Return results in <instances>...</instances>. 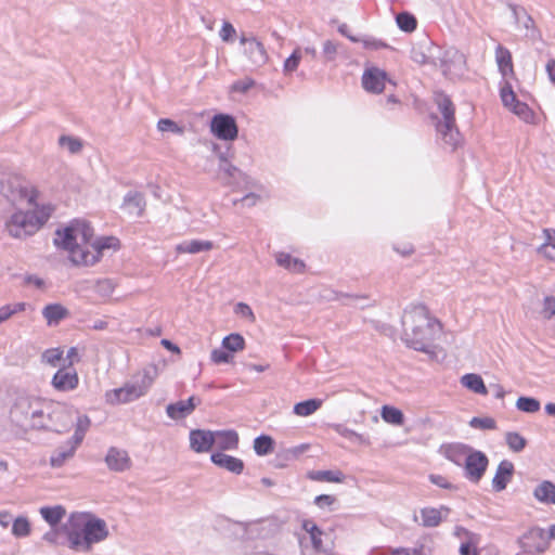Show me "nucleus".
I'll return each mask as SVG.
<instances>
[{"mask_svg": "<svg viewBox=\"0 0 555 555\" xmlns=\"http://www.w3.org/2000/svg\"><path fill=\"white\" fill-rule=\"evenodd\" d=\"M109 537L107 522L89 512H75L61 527H51L42 540L53 546L67 545L78 553H90Z\"/></svg>", "mask_w": 555, "mask_h": 555, "instance_id": "f257e3e1", "label": "nucleus"}, {"mask_svg": "<svg viewBox=\"0 0 555 555\" xmlns=\"http://www.w3.org/2000/svg\"><path fill=\"white\" fill-rule=\"evenodd\" d=\"M404 343L414 350L435 354V340L441 332L440 323L429 315L423 306H414L404 310L402 315Z\"/></svg>", "mask_w": 555, "mask_h": 555, "instance_id": "f03ea898", "label": "nucleus"}, {"mask_svg": "<svg viewBox=\"0 0 555 555\" xmlns=\"http://www.w3.org/2000/svg\"><path fill=\"white\" fill-rule=\"evenodd\" d=\"M279 527L271 520L251 521L244 525L245 555H276L279 551Z\"/></svg>", "mask_w": 555, "mask_h": 555, "instance_id": "7ed1b4c3", "label": "nucleus"}, {"mask_svg": "<svg viewBox=\"0 0 555 555\" xmlns=\"http://www.w3.org/2000/svg\"><path fill=\"white\" fill-rule=\"evenodd\" d=\"M157 376L158 367L154 364L149 365L135 374L122 387L106 391L105 400L113 405L138 400L149 392Z\"/></svg>", "mask_w": 555, "mask_h": 555, "instance_id": "20e7f679", "label": "nucleus"}, {"mask_svg": "<svg viewBox=\"0 0 555 555\" xmlns=\"http://www.w3.org/2000/svg\"><path fill=\"white\" fill-rule=\"evenodd\" d=\"M53 211L52 206L35 204V208L29 211H16L7 222V230L11 236L16 238L26 237L34 234L50 218Z\"/></svg>", "mask_w": 555, "mask_h": 555, "instance_id": "39448f33", "label": "nucleus"}, {"mask_svg": "<svg viewBox=\"0 0 555 555\" xmlns=\"http://www.w3.org/2000/svg\"><path fill=\"white\" fill-rule=\"evenodd\" d=\"M94 231L89 222L76 220L63 230H57L54 237V244L68 251L72 261V251L77 247H90Z\"/></svg>", "mask_w": 555, "mask_h": 555, "instance_id": "423d86ee", "label": "nucleus"}, {"mask_svg": "<svg viewBox=\"0 0 555 555\" xmlns=\"http://www.w3.org/2000/svg\"><path fill=\"white\" fill-rule=\"evenodd\" d=\"M89 247H77L72 251V262L75 266L89 267L95 264L101 257L113 254L120 248L116 236H100Z\"/></svg>", "mask_w": 555, "mask_h": 555, "instance_id": "0eeeda50", "label": "nucleus"}, {"mask_svg": "<svg viewBox=\"0 0 555 555\" xmlns=\"http://www.w3.org/2000/svg\"><path fill=\"white\" fill-rule=\"evenodd\" d=\"M431 64L450 79L462 77L466 70L465 55L453 47L443 49L433 46Z\"/></svg>", "mask_w": 555, "mask_h": 555, "instance_id": "6e6552de", "label": "nucleus"}, {"mask_svg": "<svg viewBox=\"0 0 555 555\" xmlns=\"http://www.w3.org/2000/svg\"><path fill=\"white\" fill-rule=\"evenodd\" d=\"M43 400L35 397H18L10 411L11 421L24 430L40 426L38 421Z\"/></svg>", "mask_w": 555, "mask_h": 555, "instance_id": "1a4fd4ad", "label": "nucleus"}, {"mask_svg": "<svg viewBox=\"0 0 555 555\" xmlns=\"http://www.w3.org/2000/svg\"><path fill=\"white\" fill-rule=\"evenodd\" d=\"M435 102L442 115V120L437 124V131L444 143L454 149L460 143V132L455 126L454 105L450 98L443 93H437Z\"/></svg>", "mask_w": 555, "mask_h": 555, "instance_id": "9d476101", "label": "nucleus"}, {"mask_svg": "<svg viewBox=\"0 0 555 555\" xmlns=\"http://www.w3.org/2000/svg\"><path fill=\"white\" fill-rule=\"evenodd\" d=\"M0 186L1 194L13 205L27 202L29 205H35V199L38 192L26 180L11 176L2 180Z\"/></svg>", "mask_w": 555, "mask_h": 555, "instance_id": "9b49d317", "label": "nucleus"}, {"mask_svg": "<svg viewBox=\"0 0 555 555\" xmlns=\"http://www.w3.org/2000/svg\"><path fill=\"white\" fill-rule=\"evenodd\" d=\"M50 417H52V430L57 433L67 431L73 425L77 430L80 421L89 420L87 415L80 414L73 405L60 402H51Z\"/></svg>", "mask_w": 555, "mask_h": 555, "instance_id": "f8f14e48", "label": "nucleus"}, {"mask_svg": "<svg viewBox=\"0 0 555 555\" xmlns=\"http://www.w3.org/2000/svg\"><path fill=\"white\" fill-rule=\"evenodd\" d=\"M90 426V420H82L78 425V429L75 430L74 436L63 446H60L50 457V465L52 467L63 466L69 459H72L82 442L85 435Z\"/></svg>", "mask_w": 555, "mask_h": 555, "instance_id": "ddd939ff", "label": "nucleus"}, {"mask_svg": "<svg viewBox=\"0 0 555 555\" xmlns=\"http://www.w3.org/2000/svg\"><path fill=\"white\" fill-rule=\"evenodd\" d=\"M219 179L224 185L233 189H249L255 188V181L247 175L242 172L237 167L230 164L223 154L219 155Z\"/></svg>", "mask_w": 555, "mask_h": 555, "instance_id": "4468645a", "label": "nucleus"}, {"mask_svg": "<svg viewBox=\"0 0 555 555\" xmlns=\"http://www.w3.org/2000/svg\"><path fill=\"white\" fill-rule=\"evenodd\" d=\"M240 43L244 47V54L251 66L261 67L268 62L269 56L264 46L256 37H247L245 34H242Z\"/></svg>", "mask_w": 555, "mask_h": 555, "instance_id": "2eb2a0df", "label": "nucleus"}, {"mask_svg": "<svg viewBox=\"0 0 555 555\" xmlns=\"http://www.w3.org/2000/svg\"><path fill=\"white\" fill-rule=\"evenodd\" d=\"M488 463V457L483 452L473 449L464 463L465 477L469 481L477 483L482 478Z\"/></svg>", "mask_w": 555, "mask_h": 555, "instance_id": "dca6fc26", "label": "nucleus"}, {"mask_svg": "<svg viewBox=\"0 0 555 555\" xmlns=\"http://www.w3.org/2000/svg\"><path fill=\"white\" fill-rule=\"evenodd\" d=\"M211 132L221 140L231 141L237 137L235 119L227 114L215 115L210 122Z\"/></svg>", "mask_w": 555, "mask_h": 555, "instance_id": "f3484780", "label": "nucleus"}, {"mask_svg": "<svg viewBox=\"0 0 555 555\" xmlns=\"http://www.w3.org/2000/svg\"><path fill=\"white\" fill-rule=\"evenodd\" d=\"M79 377L74 367L63 366L51 379L52 387L60 392L73 391L78 387Z\"/></svg>", "mask_w": 555, "mask_h": 555, "instance_id": "a211bd4d", "label": "nucleus"}, {"mask_svg": "<svg viewBox=\"0 0 555 555\" xmlns=\"http://www.w3.org/2000/svg\"><path fill=\"white\" fill-rule=\"evenodd\" d=\"M199 402L201 400L198 398L192 396L186 400L169 403L166 406V414L173 421L183 420L194 412Z\"/></svg>", "mask_w": 555, "mask_h": 555, "instance_id": "6ab92c4d", "label": "nucleus"}, {"mask_svg": "<svg viewBox=\"0 0 555 555\" xmlns=\"http://www.w3.org/2000/svg\"><path fill=\"white\" fill-rule=\"evenodd\" d=\"M386 79V72L377 67H371L363 73L362 86L367 92L380 93L385 88Z\"/></svg>", "mask_w": 555, "mask_h": 555, "instance_id": "aec40b11", "label": "nucleus"}, {"mask_svg": "<svg viewBox=\"0 0 555 555\" xmlns=\"http://www.w3.org/2000/svg\"><path fill=\"white\" fill-rule=\"evenodd\" d=\"M190 448L196 453H206L214 446V431L192 429L189 434Z\"/></svg>", "mask_w": 555, "mask_h": 555, "instance_id": "412c9836", "label": "nucleus"}, {"mask_svg": "<svg viewBox=\"0 0 555 555\" xmlns=\"http://www.w3.org/2000/svg\"><path fill=\"white\" fill-rule=\"evenodd\" d=\"M105 463L107 467L114 472H125L131 467V460L128 452L114 447L108 449Z\"/></svg>", "mask_w": 555, "mask_h": 555, "instance_id": "4be33fe9", "label": "nucleus"}, {"mask_svg": "<svg viewBox=\"0 0 555 555\" xmlns=\"http://www.w3.org/2000/svg\"><path fill=\"white\" fill-rule=\"evenodd\" d=\"M210 460L215 465L233 474H241L244 469V463L242 460L222 452L212 453Z\"/></svg>", "mask_w": 555, "mask_h": 555, "instance_id": "5701e85b", "label": "nucleus"}, {"mask_svg": "<svg viewBox=\"0 0 555 555\" xmlns=\"http://www.w3.org/2000/svg\"><path fill=\"white\" fill-rule=\"evenodd\" d=\"M145 198L140 192H128L122 202V207L127 210L130 216L141 217L145 209Z\"/></svg>", "mask_w": 555, "mask_h": 555, "instance_id": "b1692460", "label": "nucleus"}, {"mask_svg": "<svg viewBox=\"0 0 555 555\" xmlns=\"http://www.w3.org/2000/svg\"><path fill=\"white\" fill-rule=\"evenodd\" d=\"M449 513V508L424 507L420 511V525L423 527H437Z\"/></svg>", "mask_w": 555, "mask_h": 555, "instance_id": "393cba45", "label": "nucleus"}, {"mask_svg": "<svg viewBox=\"0 0 555 555\" xmlns=\"http://www.w3.org/2000/svg\"><path fill=\"white\" fill-rule=\"evenodd\" d=\"M302 529L310 535L312 546L317 553L332 555V550L326 548L323 545V541H322L323 531L312 520H309V519L304 520Z\"/></svg>", "mask_w": 555, "mask_h": 555, "instance_id": "a878e982", "label": "nucleus"}, {"mask_svg": "<svg viewBox=\"0 0 555 555\" xmlns=\"http://www.w3.org/2000/svg\"><path fill=\"white\" fill-rule=\"evenodd\" d=\"M514 472V465L509 461H502L498 468L495 476L492 480V486L495 491H502L506 488L508 481L512 478Z\"/></svg>", "mask_w": 555, "mask_h": 555, "instance_id": "bb28decb", "label": "nucleus"}, {"mask_svg": "<svg viewBox=\"0 0 555 555\" xmlns=\"http://www.w3.org/2000/svg\"><path fill=\"white\" fill-rule=\"evenodd\" d=\"M238 444V435L234 430L214 431V446L221 450H235Z\"/></svg>", "mask_w": 555, "mask_h": 555, "instance_id": "cd10ccee", "label": "nucleus"}, {"mask_svg": "<svg viewBox=\"0 0 555 555\" xmlns=\"http://www.w3.org/2000/svg\"><path fill=\"white\" fill-rule=\"evenodd\" d=\"M275 261L280 267L285 268L291 274H304L306 264L302 260L294 258L287 253H276Z\"/></svg>", "mask_w": 555, "mask_h": 555, "instance_id": "c85d7f7f", "label": "nucleus"}, {"mask_svg": "<svg viewBox=\"0 0 555 555\" xmlns=\"http://www.w3.org/2000/svg\"><path fill=\"white\" fill-rule=\"evenodd\" d=\"M214 243L203 240H185L176 246L179 254H199L211 250Z\"/></svg>", "mask_w": 555, "mask_h": 555, "instance_id": "c756f323", "label": "nucleus"}, {"mask_svg": "<svg viewBox=\"0 0 555 555\" xmlns=\"http://www.w3.org/2000/svg\"><path fill=\"white\" fill-rule=\"evenodd\" d=\"M495 61L500 73L504 77H506L507 75H512L514 73L512 54L505 47L501 44H499L495 49Z\"/></svg>", "mask_w": 555, "mask_h": 555, "instance_id": "7c9ffc66", "label": "nucleus"}, {"mask_svg": "<svg viewBox=\"0 0 555 555\" xmlns=\"http://www.w3.org/2000/svg\"><path fill=\"white\" fill-rule=\"evenodd\" d=\"M39 513L50 527H56L65 517L66 509L62 505L42 506Z\"/></svg>", "mask_w": 555, "mask_h": 555, "instance_id": "2f4dec72", "label": "nucleus"}, {"mask_svg": "<svg viewBox=\"0 0 555 555\" xmlns=\"http://www.w3.org/2000/svg\"><path fill=\"white\" fill-rule=\"evenodd\" d=\"M461 385L468 390L486 396L488 393V389L483 383V379L480 375L476 373H467L461 377Z\"/></svg>", "mask_w": 555, "mask_h": 555, "instance_id": "473e14b6", "label": "nucleus"}, {"mask_svg": "<svg viewBox=\"0 0 555 555\" xmlns=\"http://www.w3.org/2000/svg\"><path fill=\"white\" fill-rule=\"evenodd\" d=\"M472 450L473 449L466 444H452L446 449V456L453 463L461 465L462 462L465 463Z\"/></svg>", "mask_w": 555, "mask_h": 555, "instance_id": "72a5a7b5", "label": "nucleus"}, {"mask_svg": "<svg viewBox=\"0 0 555 555\" xmlns=\"http://www.w3.org/2000/svg\"><path fill=\"white\" fill-rule=\"evenodd\" d=\"M533 495L542 503L555 504V485L545 480L535 487Z\"/></svg>", "mask_w": 555, "mask_h": 555, "instance_id": "f704fd0d", "label": "nucleus"}, {"mask_svg": "<svg viewBox=\"0 0 555 555\" xmlns=\"http://www.w3.org/2000/svg\"><path fill=\"white\" fill-rule=\"evenodd\" d=\"M433 46L431 43L414 46L411 50L413 62L420 65L431 64Z\"/></svg>", "mask_w": 555, "mask_h": 555, "instance_id": "c9c22d12", "label": "nucleus"}, {"mask_svg": "<svg viewBox=\"0 0 555 555\" xmlns=\"http://www.w3.org/2000/svg\"><path fill=\"white\" fill-rule=\"evenodd\" d=\"M380 417L384 422L393 426H401L404 423L402 411L392 405H383L380 409Z\"/></svg>", "mask_w": 555, "mask_h": 555, "instance_id": "e433bc0d", "label": "nucleus"}, {"mask_svg": "<svg viewBox=\"0 0 555 555\" xmlns=\"http://www.w3.org/2000/svg\"><path fill=\"white\" fill-rule=\"evenodd\" d=\"M307 477L314 481L343 482L344 474L340 470H311Z\"/></svg>", "mask_w": 555, "mask_h": 555, "instance_id": "4c0bfd02", "label": "nucleus"}, {"mask_svg": "<svg viewBox=\"0 0 555 555\" xmlns=\"http://www.w3.org/2000/svg\"><path fill=\"white\" fill-rule=\"evenodd\" d=\"M322 405L320 399H309L298 402L294 405V413L298 416L307 417L317 412Z\"/></svg>", "mask_w": 555, "mask_h": 555, "instance_id": "58836bf2", "label": "nucleus"}, {"mask_svg": "<svg viewBox=\"0 0 555 555\" xmlns=\"http://www.w3.org/2000/svg\"><path fill=\"white\" fill-rule=\"evenodd\" d=\"M42 314L46 318L49 325L57 324L67 314V310L57 304L48 305L42 310Z\"/></svg>", "mask_w": 555, "mask_h": 555, "instance_id": "ea45409f", "label": "nucleus"}, {"mask_svg": "<svg viewBox=\"0 0 555 555\" xmlns=\"http://www.w3.org/2000/svg\"><path fill=\"white\" fill-rule=\"evenodd\" d=\"M539 314L544 321L555 322V296L547 295L543 298Z\"/></svg>", "mask_w": 555, "mask_h": 555, "instance_id": "a19ab883", "label": "nucleus"}, {"mask_svg": "<svg viewBox=\"0 0 555 555\" xmlns=\"http://www.w3.org/2000/svg\"><path fill=\"white\" fill-rule=\"evenodd\" d=\"M95 293L102 297H109L115 288L114 280H89Z\"/></svg>", "mask_w": 555, "mask_h": 555, "instance_id": "79ce46f5", "label": "nucleus"}, {"mask_svg": "<svg viewBox=\"0 0 555 555\" xmlns=\"http://www.w3.org/2000/svg\"><path fill=\"white\" fill-rule=\"evenodd\" d=\"M505 442L513 452H521L527 446V440L516 431H507L505 434Z\"/></svg>", "mask_w": 555, "mask_h": 555, "instance_id": "37998d69", "label": "nucleus"}, {"mask_svg": "<svg viewBox=\"0 0 555 555\" xmlns=\"http://www.w3.org/2000/svg\"><path fill=\"white\" fill-rule=\"evenodd\" d=\"M59 145L70 154H78L81 152L83 143L79 138L64 134L59 138Z\"/></svg>", "mask_w": 555, "mask_h": 555, "instance_id": "c03bdc74", "label": "nucleus"}, {"mask_svg": "<svg viewBox=\"0 0 555 555\" xmlns=\"http://www.w3.org/2000/svg\"><path fill=\"white\" fill-rule=\"evenodd\" d=\"M396 22L398 27L405 33L414 31L417 26V21L415 16L408 12L399 13L396 17Z\"/></svg>", "mask_w": 555, "mask_h": 555, "instance_id": "a18cd8bd", "label": "nucleus"}, {"mask_svg": "<svg viewBox=\"0 0 555 555\" xmlns=\"http://www.w3.org/2000/svg\"><path fill=\"white\" fill-rule=\"evenodd\" d=\"M244 347L245 340L240 334H230L222 340V348L231 352L241 351Z\"/></svg>", "mask_w": 555, "mask_h": 555, "instance_id": "49530a36", "label": "nucleus"}, {"mask_svg": "<svg viewBox=\"0 0 555 555\" xmlns=\"http://www.w3.org/2000/svg\"><path fill=\"white\" fill-rule=\"evenodd\" d=\"M12 534L16 538H25L30 534V522L24 516H18L12 524Z\"/></svg>", "mask_w": 555, "mask_h": 555, "instance_id": "de8ad7c7", "label": "nucleus"}, {"mask_svg": "<svg viewBox=\"0 0 555 555\" xmlns=\"http://www.w3.org/2000/svg\"><path fill=\"white\" fill-rule=\"evenodd\" d=\"M516 408L521 412L537 413L541 408V403L532 397H519L516 401Z\"/></svg>", "mask_w": 555, "mask_h": 555, "instance_id": "09e8293b", "label": "nucleus"}, {"mask_svg": "<svg viewBox=\"0 0 555 555\" xmlns=\"http://www.w3.org/2000/svg\"><path fill=\"white\" fill-rule=\"evenodd\" d=\"M335 430L338 435H340L341 437H345L353 442H358V443H361V444H370V440L367 437H365L364 435L362 434H358L356 433L354 430L352 429H349L343 425H336L335 426Z\"/></svg>", "mask_w": 555, "mask_h": 555, "instance_id": "8fccbe9b", "label": "nucleus"}, {"mask_svg": "<svg viewBox=\"0 0 555 555\" xmlns=\"http://www.w3.org/2000/svg\"><path fill=\"white\" fill-rule=\"evenodd\" d=\"M254 450L258 455H267L273 451V439L269 436H259L254 441Z\"/></svg>", "mask_w": 555, "mask_h": 555, "instance_id": "3c124183", "label": "nucleus"}, {"mask_svg": "<svg viewBox=\"0 0 555 555\" xmlns=\"http://www.w3.org/2000/svg\"><path fill=\"white\" fill-rule=\"evenodd\" d=\"M63 350L61 348H50L42 352L41 362L50 366L56 367L63 359Z\"/></svg>", "mask_w": 555, "mask_h": 555, "instance_id": "603ef678", "label": "nucleus"}, {"mask_svg": "<svg viewBox=\"0 0 555 555\" xmlns=\"http://www.w3.org/2000/svg\"><path fill=\"white\" fill-rule=\"evenodd\" d=\"M51 402L44 401L41 404V413L38 421L42 423L40 426H31V429H50L52 430V417H50Z\"/></svg>", "mask_w": 555, "mask_h": 555, "instance_id": "864d4df0", "label": "nucleus"}, {"mask_svg": "<svg viewBox=\"0 0 555 555\" xmlns=\"http://www.w3.org/2000/svg\"><path fill=\"white\" fill-rule=\"evenodd\" d=\"M390 555H431V550L425 545L414 548L398 547L393 548Z\"/></svg>", "mask_w": 555, "mask_h": 555, "instance_id": "5fc2aeb1", "label": "nucleus"}, {"mask_svg": "<svg viewBox=\"0 0 555 555\" xmlns=\"http://www.w3.org/2000/svg\"><path fill=\"white\" fill-rule=\"evenodd\" d=\"M302 55L300 49H296L289 57H287L283 65V70L285 74H291L295 72L300 63Z\"/></svg>", "mask_w": 555, "mask_h": 555, "instance_id": "6e6d98bb", "label": "nucleus"}, {"mask_svg": "<svg viewBox=\"0 0 555 555\" xmlns=\"http://www.w3.org/2000/svg\"><path fill=\"white\" fill-rule=\"evenodd\" d=\"M469 425L476 429H496V422L492 417H473Z\"/></svg>", "mask_w": 555, "mask_h": 555, "instance_id": "4d7b16f0", "label": "nucleus"}, {"mask_svg": "<svg viewBox=\"0 0 555 555\" xmlns=\"http://www.w3.org/2000/svg\"><path fill=\"white\" fill-rule=\"evenodd\" d=\"M157 129L160 132H173L179 134L183 133V129L179 127L177 122L168 118L159 119L157 122Z\"/></svg>", "mask_w": 555, "mask_h": 555, "instance_id": "13d9d810", "label": "nucleus"}, {"mask_svg": "<svg viewBox=\"0 0 555 555\" xmlns=\"http://www.w3.org/2000/svg\"><path fill=\"white\" fill-rule=\"evenodd\" d=\"M479 544V537H472L469 541H463L460 546L461 555H478L477 545Z\"/></svg>", "mask_w": 555, "mask_h": 555, "instance_id": "bf43d9fd", "label": "nucleus"}, {"mask_svg": "<svg viewBox=\"0 0 555 555\" xmlns=\"http://www.w3.org/2000/svg\"><path fill=\"white\" fill-rule=\"evenodd\" d=\"M501 99L504 106L508 107L509 109L516 104V102H518L516 94L508 85L501 89Z\"/></svg>", "mask_w": 555, "mask_h": 555, "instance_id": "052dcab7", "label": "nucleus"}, {"mask_svg": "<svg viewBox=\"0 0 555 555\" xmlns=\"http://www.w3.org/2000/svg\"><path fill=\"white\" fill-rule=\"evenodd\" d=\"M511 109L525 121H529L532 118V111L526 103L518 101Z\"/></svg>", "mask_w": 555, "mask_h": 555, "instance_id": "680f3d73", "label": "nucleus"}, {"mask_svg": "<svg viewBox=\"0 0 555 555\" xmlns=\"http://www.w3.org/2000/svg\"><path fill=\"white\" fill-rule=\"evenodd\" d=\"M513 13L516 22L522 23L527 29L533 26V20L526 13L524 9H517L516 7H513Z\"/></svg>", "mask_w": 555, "mask_h": 555, "instance_id": "e2e57ef3", "label": "nucleus"}, {"mask_svg": "<svg viewBox=\"0 0 555 555\" xmlns=\"http://www.w3.org/2000/svg\"><path fill=\"white\" fill-rule=\"evenodd\" d=\"M236 30L230 22H223L219 36L224 42H233Z\"/></svg>", "mask_w": 555, "mask_h": 555, "instance_id": "0e129e2a", "label": "nucleus"}, {"mask_svg": "<svg viewBox=\"0 0 555 555\" xmlns=\"http://www.w3.org/2000/svg\"><path fill=\"white\" fill-rule=\"evenodd\" d=\"M211 361L216 364L220 363H229L232 359V356L228 353L224 349H214L211 351Z\"/></svg>", "mask_w": 555, "mask_h": 555, "instance_id": "69168bd1", "label": "nucleus"}, {"mask_svg": "<svg viewBox=\"0 0 555 555\" xmlns=\"http://www.w3.org/2000/svg\"><path fill=\"white\" fill-rule=\"evenodd\" d=\"M235 313L241 318L247 319L250 322L255 321V315L250 309V307L244 302H240L235 306Z\"/></svg>", "mask_w": 555, "mask_h": 555, "instance_id": "338daca9", "label": "nucleus"}, {"mask_svg": "<svg viewBox=\"0 0 555 555\" xmlns=\"http://www.w3.org/2000/svg\"><path fill=\"white\" fill-rule=\"evenodd\" d=\"M538 253L550 260H555V244L544 242L539 248Z\"/></svg>", "mask_w": 555, "mask_h": 555, "instance_id": "774afa93", "label": "nucleus"}]
</instances>
